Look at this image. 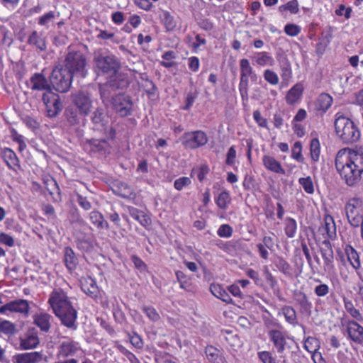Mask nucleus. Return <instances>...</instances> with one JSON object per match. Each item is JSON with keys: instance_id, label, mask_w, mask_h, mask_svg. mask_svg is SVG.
Instances as JSON below:
<instances>
[{"instance_id": "obj_47", "label": "nucleus", "mask_w": 363, "mask_h": 363, "mask_svg": "<svg viewBox=\"0 0 363 363\" xmlns=\"http://www.w3.org/2000/svg\"><path fill=\"white\" fill-rule=\"evenodd\" d=\"M264 326L267 330V333L271 330H278L282 329L283 326L275 319L270 317L263 318Z\"/></svg>"}, {"instance_id": "obj_36", "label": "nucleus", "mask_w": 363, "mask_h": 363, "mask_svg": "<svg viewBox=\"0 0 363 363\" xmlns=\"http://www.w3.org/2000/svg\"><path fill=\"white\" fill-rule=\"evenodd\" d=\"M295 300L300 306V311L302 313H310L312 308V303L308 301L306 294L298 292L295 294Z\"/></svg>"}, {"instance_id": "obj_45", "label": "nucleus", "mask_w": 363, "mask_h": 363, "mask_svg": "<svg viewBox=\"0 0 363 363\" xmlns=\"http://www.w3.org/2000/svg\"><path fill=\"white\" fill-rule=\"evenodd\" d=\"M310 152L311 159L314 162L319 160L320 153V142L317 138H313L311 141L310 144Z\"/></svg>"}, {"instance_id": "obj_44", "label": "nucleus", "mask_w": 363, "mask_h": 363, "mask_svg": "<svg viewBox=\"0 0 363 363\" xmlns=\"http://www.w3.org/2000/svg\"><path fill=\"white\" fill-rule=\"evenodd\" d=\"M162 21L168 31H172L177 27V22L174 18L168 11L163 12Z\"/></svg>"}, {"instance_id": "obj_38", "label": "nucleus", "mask_w": 363, "mask_h": 363, "mask_svg": "<svg viewBox=\"0 0 363 363\" xmlns=\"http://www.w3.org/2000/svg\"><path fill=\"white\" fill-rule=\"evenodd\" d=\"M90 148L92 152L106 153L110 149V145L106 140L94 139L90 140Z\"/></svg>"}, {"instance_id": "obj_8", "label": "nucleus", "mask_w": 363, "mask_h": 363, "mask_svg": "<svg viewBox=\"0 0 363 363\" xmlns=\"http://www.w3.org/2000/svg\"><path fill=\"white\" fill-rule=\"evenodd\" d=\"M42 99L45 106L47 115L50 118L55 117L62 109L60 96L49 89L43 94Z\"/></svg>"}, {"instance_id": "obj_60", "label": "nucleus", "mask_w": 363, "mask_h": 363, "mask_svg": "<svg viewBox=\"0 0 363 363\" xmlns=\"http://www.w3.org/2000/svg\"><path fill=\"white\" fill-rule=\"evenodd\" d=\"M0 243L10 247L15 245L13 238L5 233H0Z\"/></svg>"}, {"instance_id": "obj_57", "label": "nucleus", "mask_w": 363, "mask_h": 363, "mask_svg": "<svg viewBox=\"0 0 363 363\" xmlns=\"http://www.w3.org/2000/svg\"><path fill=\"white\" fill-rule=\"evenodd\" d=\"M284 32L289 36L295 37L301 33V28L296 24L289 23L285 26Z\"/></svg>"}, {"instance_id": "obj_3", "label": "nucleus", "mask_w": 363, "mask_h": 363, "mask_svg": "<svg viewBox=\"0 0 363 363\" xmlns=\"http://www.w3.org/2000/svg\"><path fill=\"white\" fill-rule=\"evenodd\" d=\"M94 63L95 71L98 74H108L115 79H121V74L118 73L121 69L119 60L113 54L103 50L94 52Z\"/></svg>"}, {"instance_id": "obj_39", "label": "nucleus", "mask_w": 363, "mask_h": 363, "mask_svg": "<svg viewBox=\"0 0 363 363\" xmlns=\"http://www.w3.org/2000/svg\"><path fill=\"white\" fill-rule=\"evenodd\" d=\"M281 312L284 316L285 320L288 323L294 326L297 325V315L296 311L293 307L289 306H284L281 309Z\"/></svg>"}, {"instance_id": "obj_10", "label": "nucleus", "mask_w": 363, "mask_h": 363, "mask_svg": "<svg viewBox=\"0 0 363 363\" xmlns=\"http://www.w3.org/2000/svg\"><path fill=\"white\" fill-rule=\"evenodd\" d=\"M362 201L358 199H352L345 206V212L350 224L353 227H359L363 219L362 216Z\"/></svg>"}, {"instance_id": "obj_30", "label": "nucleus", "mask_w": 363, "mask_h": 363, "mask_svg": "<svg viewBox=\"0 0 363 363\" xmlns=\"http://www.w3.org/2000/svg\"><path fill=\"white\" fill-rule=\"evenodd\" d=\"M255 64L265 67V66H273L274 65V60L272 56L267 52H259L255 53L252 57Z\"/></svg>"}, {"instance_id": "obj_20", "label": "nucleus", "mask_w": 363, "mask_h": 363, "mask_svg": "<svg viewBox=\"0 0 363 363\" xmlns=\"http://www.w3.org/2000/svg\"><path fill=\"white\" fill-rule=\"evenodd\" d=\"M40 343L37 333L33 330H29L23 335L19 337L18 349L21 350H28L35 348Z\"/></svg>"}, {"instance_id": "obj_32", "label": "nucleus", "mask_w": 363, "mask_h": 363, "mask_svg": "<svg viewBox=\"0 0 363 363\" xmlns=\"http://www.w3.org/2000/svg\"><path fill=\"white\" fill-rule=\"evenodd\" d=\"M210 291L213 296L222 300L223 302L226 303H233V300L230 298V295L220 284H211L210 286Z\"/></svg>"}, {"instance_id": "obj_43", "label": "nucleus", "mask_w": 363, "mask_h": 363, "mask_svg": "<svg viewBox=\"0 0 363 363\" xmlns=\"http://www.w3.org/2000/svg\"><path fill=\"white\" fill-rule=\"evenodd\" d=\"M347 259L350 262L352 267L355 269H357L360 267L361 263L359 260V257L357 251L352 247H350L349 249L346 250Z\"/></svg>"}, {"instance_id": "obj_4", "label": "nucleus", "mask_w": 363, "mask_h": 363, "mask_svg": "<svg viewBox=\"0 0 363 363\" xmlns=\"http://www.w3.org/2000/svg\"><path fill=\"white\" fill-rule=\"evenodd\" d=\"M334 125L336 135L343 143L353 144L359 140L361 133L357 125L342 113H336Z\"/></svg>"}, {"instance_id": "obj_21", "label": "nucleus", "mask_w": 363, "mask_h": 363, "mask_svg": "<svg viewBox=\"0 0 363 363\" xmlns=\"http://www.w3.org/2000/svg\"><path fill=\"white\" fill-rule=\"evenodd\" d=\"M1 157L9 169L16 172H17L18 169H21L19 160L16 154L11 148L5 147L3 149Z\"/></svg>"}, {"instance_id": "obj_2", "label": "nucleus", "mask_w": 363, "mask_h": 363, "mask_svg": "<svg viewBox=\"0 0 363 363\" xmlns=\"http://www.w3.org/2000/svg\"><path fill=\"white\" fill-rule=\"evenodd\" d=\"M48 303L63 325L73 330L77 329V311L64 291L60 289L52 291Z\"/></svg>"}, {"instance_id": "obj_46", "label": "nucleus", "mask_w": 363, "mask_h": 363, "mask_svg": "<svg viewBox=\"0 0 363 363\" xmlns=\"http://www.w3.org/2000/svg\"><path fill=\"white\" fill-rule=\"evenodd\" d=\"M15 333L16 325L13 323L9 320H3L0 318V333L11 335Z\"/></svg>"}, {"instance_id": "obj_7", "label": "nucleus", "mask_w": 363, "mask_h": 363, "mask_svg": "<svg viewBox=\"0 0 363 363\" xmlns=\"http://www.w3.org/2000/svg\"><path fill=\"white\" fill-rule=\"evenodd\" d=\"M240 79L239 83V91L243 101H248L249 78L254 70L247 59L243 58L240 60Z\"/></svg>"}, {"instance_id": "obj_5", "label": "nucleus", "mask_w": 363, "mask_h": 363, "mask_svg": "<svg viewBox=\"0 0 363 363\" xmlns=\"http://www.w3.org/2000/svg\"><path fill=\"white\" fill-rule=\"evenodd\" d=\"M73 75L62 65L56 66L50 77V82L52 87L58 92H67L72 82Z\"/></svg>"}, {"instance_id": "obj_16", "label": "nucleus", "mask_w": 363, "mask_h": 363, "mask_svg": "<svg viewBox=\"0 0 363 363\" xmlns=\"http://www.w3.org/2000/svg\"><path fill=\"white\" fill-rule=\"evenodd\" d=\"M268 337L272 342L274 347L279 354H282L287 345L288 335L284 328L278 330H271L268 333Z\"/></svg>"}, {"instance_id": "obj_56", "label": "nucleus", "mask_w": 363, "mask_h": 363, "mask_svg": "<svg viewBox=\"0 0 363 363\" xmlns=\"http://www.w3.org/2000/svg\"><path fill=\"white\" fill-rule=\"evenodd\" d=\"M143 311L152 321L156 322L160 318L159 313L153 307L144 306Z\"/></svg>"}, {"instance_id": "obj_18", "label": "nucleus", "mask_w": 363, "mask_h": 363, "mask_svg": "<svg viewBox=\"0 0 363 363\" xmlns=\"http://www.w3.org/2000/svg\"><path fill=\"white\" fill-rule=\"evenodd\" d=\"M320 252L324 259V269L325 272H331L334 269V255L331 244L328 240L322 242Z\"/></svg>"}, {"instance_id": "obj_40", "label": "nucleus", "mask_w": 363, "mask_h": 363, "mask_svg": "<svg viewBox=\"0 0 363 363\" xmlns=\"http://www.w3.org/2000/svg\"><path fill=\"white\" fill-rule=\"evenodd\" d=\"M344 306L346 311L357 321H361L363 320V317L360 313L359 311L356 309L350 299L347 298H343Z\"/></svg>"}, {"instance_id": "obj_64", "label": "nucleus", "mask_w": 363, "mask_h": 363, "mask_svg": "<svg viewBox=\"0 0 363 363\" xmlns=\"http://www.w3.org/2000/svg\"><path fill=\"white\" fill-rule=\"evenodd\" d=\"M130 341L131 344L136 348H142L143 347V342L140 335L136 333H133L129 335Z\"/></svg>"}, {"instance_id": "obj_13", "label": "nucleus", "mask_w": 363, "mask_h": 363, "mask_svg": "<svg viewBox=\"0 0 363 363\" xmlns=\"http://www.w3.org/2000/svg\"><path fill=\"white\" fill-rule=\"evenodd\" d=\"M30 306L28 301L16 299L4 304L0 307V314L9 315L11 313H18L28 315Z\"/></svg>"}, {"instance_id": "obj_24", "label": "nucleus", "mask_w": 363, "mask_h": 363, "mask_svg": "<svg viewBox=\"0 0 363 363\" xmlns=\"http://www.w3.org/2000/svg\"><path fill=\"white\" fill-rule=\"evenodd\" d=\"M43 359V354L40 352L21 353L13 356L15 363H39Z\"/></svg>"}, {"instance_id": "obj_52", "label": "nucleus", "mask_w": 363, "mask_h": 363, "mask_svg": "<svg viewBox=\"0 0 363 363\" xmlns=\"http://www.w3.org/2000/svg\"><path fill=\"white\" fill-rule=\"evenodd\" d=\"M263 77L272 85H277L279 83V79L277 74L271 69H266L263 73Z\"/></svg>"}, {"instance_id": "obj_29", "label": "nucleus", "mask_w": 363, "mask_h": 363, "mask_svg": "<svg viewBox=\"0 0 363 363\" xmlns=\"http://www.w3.org/2000/svg\"><path fill=\"white\" fill-rule=\"evenodd\" d=\"M28 43L32 46H35L36 49L40 52L45 51L47 49L45 38L36 30L33 31L29 35Z\"/></svg>"}, {"instance_id": "obj_1", "label": "nucleus", "mask_w": 363, "mask_h": 363, "mask_svg": "<svg viewBox=\"0 0 363 363\" xmlns=\"http://www.w3.org/2000/svg\"><path fill=\"white\" fill-rule=\"evenodd\" d=\"M335 167L348 186L357 184L363 173V153L349 148L339 150L335 157Z\"/></svg>"}, {"instance_id": "obj_63", "label": "nucleus", "mask_w": 363, "mask_h": 363, "mask_svg": "<svg viewBox=\"0 0 363 363\" xmlns=\"http://www.w3.org/2000/svg\"><path fill=\"white\" fill-rule=\"evenodd\" d=\"M132 194V189L125 184H121V186L119 187L118 195L123 198H129Z\"/></svg>"}, {"instance_id": "obj_55", "label": "nucleus", "mask_w": 363, "mask_h": 363, "mask_svg": "<svg viewBox=\"0 0 363 363\" xmlns=\"http://www.w3.org/2000/svg\"><path fill=\"white\" fill-rule=\"evenodd\" d=\"M233 232V228L230 225L223 224L219 227L217 234L220 238H230L232 236Z\"/></svg>"}, {"instance_id": "obj_49", "label": "nucleus", "mask_w": 363, "mask_h": 363, "mask_svg": "<svg viewBox=\"0 0 363 363\" xmlns=\"http://www.w3.org/2000/svg\"><path fill=\"white\" fill-rule=\"evenodd\" d=\"M276 267L279 271L286 275H291V267L283 258L279 257L275 263Z\"/></svg>"}, {"instance_id": "obj_11", "label": "nucleus", "mask_w": 363, "mask_h": 363, "mask_svg": "<svg viewBox=\"0 0 363 363\" xmlns=\"http://www.w3.org/2000/svg\"><path fill=\"white\" fill-rule=\"evenodd\" d=\"M72 101L80 114L84 117L88 116L92 108V100L90 94L84 91H79L72 94Z\"/></svg>"}, {"instance_id": "obj_54", "label": "nucleus", "mask_w": 363, "mask_h": 363, "mask_svg": "<svg viewBox=\"0 0 363 363\" xmlns=\"http://www.w3.org/2000/svg\"><path fill=\"white\" fill-rule=\"evenodd\" d=\"M318 347V340L315 337H308L304 342V348L310 353L317 351Z\"/></svg>"}, {"instance_id": "obj_50", "label": "nucleus", "mask_w": 363, "mask_h": 363, "mask_svg": "<svg viewBox=\"0 0 363 363\" xmlns=\"http://www.w3.org/2000/svg\"><path fill=\"white\" fill-rule=\"evenodd\" d=\"M298 182L306 193L310 194H313L314 186L311 177L308 176L307 177L300 178Z\"/></svg>"}, {"instance_id": "obj_35", "label": "nucleus", "mask_w": 363, "mask_h": 363, "mask_svg": "<svg viewBox=\"0 0 363 363\" xmlns=\"http://www.w3.org/2000/svg\"><path fill=\"white\" fill-rule=\"evenodd\" d=\"M91 223L98 229H108L109 225L104 219L103 215L98 211H93L89 213Z\"/></svg>"}, {"instance_id": "obj_61", "label": "nucleus", "mask_w": 363, "mask_h": 363, "mask_svg": "<svg viewBox=\"0 0 363 363\" xmlns=\"http://www.w3.org/2000/svg\"><path fill=\"white\" fill-rule=\"evenodd\" d=\"M208 167L206 165H201L198 168L194 169L193 172L196 174L198 179L201 182L208 173Z\"/></svg>"}, {"instance_id": "obj_22", "label": "nucleus", "mask_w": 363, "mask_h": 363, "mask_svg": "<svg viewBox=\"0 0 363 363\" xmlns=\"http://www.w3.org/2000/svg\"><path fill=\"white\" fill-rule=\"evenodd\" d=\"M204 352L206 359L211 363H228L223 351L211 345L205 347Z\"/></svg>"}, {"instance_id": "obj_15", "label": "nucleus", "mask_w": 363, "mask_h": 363, "mask_svg": "<svg viewBox=\"0 0 363 363\" xmlns=\"http://www.w3.org/2000/svg\"><path fill=\"white\" fill-rule=\"evenodd\" d=\"M81 350L79 342L72 339H67L60 342L57 346V357L58 358H67L74 356Z\"/></svg>"}, {"instance_id": "obj_9", "label": "nucleus", "mask_w": 363, "mask_h": 363, "mask_svg": "<svg viewBox=\"0 0 363 363\" xmlns=\"http://www.w3.org/2000/svg\"><path fill=\"white\" fill-rule=\"evenodd\" d=\"M186 149L194 150L205 145L208 142L206 134L202 130L185 133L180 138Z\"/></svg>"}, {"instance_id": "obj_19", "label": "nucleus", "mask_w": 363, "mask_h": 363, "mask_svg": "<svg viewBox=\"0 0 363 363\" xmlns=\"http://www.w3.org/2000/svg\"><path fill=\"white\" fill-rule=\"evenodd\" d=\"M27 86L32 91H47L51 89L46 77L42 73H35L26 82Z\"/></svg>"}, {"instance_id": "obj_59", "label": "nucleus", "mask_w": 363, "mask_h": 363, "mask_svg": "<svg viewBox=\"0 0 363 363\" xmlns=\"http://www.w3.org/2000/svg\"><path fill=\"white\" fill-rule=\"evenodd\" d=\"M191 184V179L186 177H180L174 181V186L177 190H182L184 186Z\"/></svg>"}, {"instance_id": "obj_31", "label": "nucleus", "mask_w": 363, "mask_h": 363, "mask_svg": "<svg viewBox=\"0 0 363 363\" xmlns=\"http://www.w3.org/2000/svg\"><path fill=\"white\" fill-rule=\"evenodd\" d=\"M333 101V100L330 95L326 93H322L315 101V108L318 111L325 112L331 106Z\"/></svg>"}, {"instance_id": "obj_62", "label": "nucleus", "mask_w": 363, "mask_h": 363, "mask_svg": "<svg viewBox=\"0 0 363 363\" xmlns=\"http://www.w3.org/2000/svg\"><path fill=\"white\" fill-rule=\"evenodd\" d=\"M258 357L262 363H276L274 358L268 351L258 352Z\"/></svg>"}, {"instance_id": "obj_48", "label": "nucleus", "mask_w": 363, "mask_h": 363, "mask_svg": "<svg viewBox=\"0 0 363 363\" xmlns=\"http://www.w3.org/2000/svg\"><path fill=\"white\" fill-rule=\"evenodd\" d=\"M291 157L296 161L303 163L304 157L302 155V145L299 141L296 142L291 150Z\"/></svg>"}, {"instance_id": "obj_17", "label": "nucleus", "mask_w": 363, "mask_h": 363, "mask_svg": "<svg viewBox=\"0 0 363 363\" xmlns=\"http://www.w3.org/2000/svg\"><path fill=\"white\" fill-rule=\"evenodd\" d=\"M348 338L358 345L363 344V327L357 320H348L346 324Z\"/></svg>"}, {"instance_id": "obj_23", "label": "nucleus", "mask_w": 363, "mask_h": 363, "mask_svg": "<svg viewBox=\"0 0 363 363\" xmlns=\"http://www.w3.org/2000/svg\"><path fill=\"white\" fill-rule=\"evenodd\" d=\"M65 123L69 126H77L84 121L83 115L73 106H68L64 113Z\"/></svg>"}, {"instance_id": "obj_12", "label": "nucleus", "mask_w": 363, "mask_h": 363, "mask_svg": "<svg viewBox=\"0 0 363 363\" xmlns=\"http://www.w3.org/2000/svg\"><path fill=\"white\" fill-rule=\"evenodd\" d=\"M113 108L122 117L130 116L133 110V102L130 96L118 94L113 96L111 101Z\"/></svg>"}, {"instance_id": "obj_33", "label": "nucleus", "mask_w": 363, "mask_h": 363, "mask_svg": "<svg viewBox=\"0 0 363 363\" xmlns=\"http://www.w3.org/2000/svg\"><path fill=\"white\" fill-rule=\"evenodd\" d=\"M64 261L69 271L74 269L78 264V259L70 247H66L64 250Z\"/></svg>"}, {"instance_id": "obj_42", "label": "nucleus", "mask_w": 363, "mask_h": 363, "mask_svg": "<svg viewBox=\"0 0 363 363\" xmlns=\"http://www.w3.org/2000/svg\"><path fill=\"white\" fill-rule=\"evenodd\" d=\"M231 202V197L227 191H223L216 198L217 206L221 209H226Z\"/></svg>"}, {"instance_id": "obj_6", "label": "nucleus", "mask_w": 363, "mask_h": 363, "mask_svg": "<svg viewBox=\"0 0 363 363\" xmlns=\"http://www.w3.org/2000/svg\"><path fill=\"white\" fill-rule=\"evenodd\" d=\"M63 67L65 69H69L72 75L78 74L83 77L86 76V59L81 52H69L66 56Z\"/></svg>"}, {"instance_id": "obj_28", "label": "nucleus", "mask_w": 363, "mask_h": 363, "mask_svg": "<svg viewBox=\"0 0 363 363\" xmlns=\"http://www.w3.org/2000/svg\"><path fill=\"white\" fill-rule=\"evenodd\" d=\"M303 86L301 83L296 84L287 92L286 101L288 104L292 105L296 103L302 96Z\"/></svg>"}, {"instance_id": "obj_37", "label": "nucleus", "mask_w": 363, "mask_h": 363, "mask_svg": "<svg viewBox=\"0 0 363 363\" xmlns=\"http://www.w3.org/2000/svg\"><path fill=\"white\" fill-rule=\"evenodd\" d=\"M322 233L326 234L328 238H333L336 235V226L332 217L325 218V224L320 228Z\"/></svg>"}, {"instance_id": "obj_25", "label": "nucleus", "mask_w": 363, "mask_h": 363, "mask_svg": "<svg viewBox=\"0 0 363 363\" xmlns=\"http://www.w3.org/2000/svg\"><path fill=\"white\" fill-rule=\"evenodd\" d=\"M52 316L44 312L37 313L33 315V323L43 332H48L51 326Z\"/></svg>"}, {"instance_id": "obj_53", "label": "nucleus", "mask_w": 363, "mask_h": 363, "mask_svg": "<svg viewBox=\"0 0 363 363\" xmlns=\"http://www.w3.org/2000/svg\"><path fill=\"white\" fill-rule=\"evenodd\" d=\"M105 114L104 110L101 108H96L91 116V121L94 124L104 125Z\"/></svg>"}, {"instance_id": "obj_58", "label": "nucleus", "mask_w": 363, "mask_h": 363, "mask_svg": "<svg viewBox=\"0 0 363 363\" xmlns=\"http://www.w3.org/2000/svg\"><path fill=\"white\" fill-rule=\"evenodd\" d=\"M55 18V14L54 11H49L43 16L39 17L38 24L40 26H48L50 22L53 21Z\"/></svg>"}, {"instance_id": "obj_27", "label": "nucleus", "mask_w": 363, "mask_h": 363, "mask_svg": "<svg viewBox=\"0 0 363 363\" xmlns=\"http://www.w3.org/2000/svg\"><path fill=\"white\" fill-rule=\"evenodd\" d=\"M81 288L82 291L92 298L97 297L99 289L96 281L91 277L84 278L81 281Z\"/></svg>"}, {"instance_id": "obj_14", "label": "nucleus", "mask_w": 363, "mask_h": 363, "mask_svg": "<svg viewBox=\"0 0 363 363\" xmlns=\"http://www.w3.org/2000/svg\"><path fill=\"white\" fill-rule=\"evenodd\" d=\"M128 82L121 79H111L106 84H101L99 86L101 99L104 104L109 101L111 97V92L113 90L122 89L127 85Z\"/></svg>"}, {"instance_id": "obj_26", "label": "nucleus", "mask_w": 363, "mask_h": 363, "mask_svg": "<svg viewBox=\"0 0 363 363\" xmlns=\"http://www.w3.org/2000/svg\"><path fill=\"white\" fill-rule=\"evenodd\" d=\"M262 164L264 167L270 172L280 174H285V170L282 168L281 163L272 156L264 155L262 157Z\"/></svg>"}, {"instance_id": "obj_51", "label": "nucleus", "mask_w": 363, "mask_h": 363, "mask_svg": "<svg viewBox=\"0 0 363 363\" xmlns=\"http://www.w3.org/2000/svg\"><path fill=\"white\" fill-rule=\"evenodd\" d=\"M279 9L281 12L289 11L291 13H297L299 11L297 0H291L287 4L280 6Z\"/></svg>"}, {"instance_id": "obj_41", "label": "nucleus", "mask_w": 363, "mask_h": 363, "mask_svg": "<svg viewBox=\"0 0 363 363\" xmlns=\"http://www.w3.org/2000/svg\"><path fill=\"white\" fill-rule=\"evenodd\" d=\"M284 231L286 235L289 238H294L295 236L297 229L296 221L292 218L287 217L284 220Z\"/></svg>"}, {"instance_id": "obj_34", "label": "nucleus", "mask_w": 363, "mask_h": 363, "mask_svg": "<svg viewBox=\"0 0 363 363\" xmlns=\"http://www.w3.org/2000/svg\"><path fill=\"white\" fill-rule=\"evenodd\" d=\"M130 215L143 226L147 227L151 224V219L145 213L135 207H128Z\"/></svg>"}]
</instances>
